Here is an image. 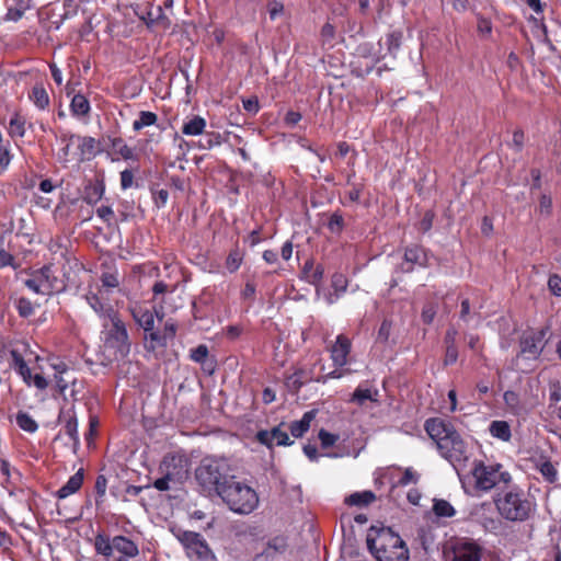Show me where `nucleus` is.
Here are the masks:
<instances>
[{
  "mask_svg": "<svg viewBox=\"0 0 561 561\" xmlns=\"http://www.w3.org/2000/svg\"><path fill=\"white\" fill-rule=\"evenodd\" d=\"M424 430L435 443L438 454L454 467L465 465L469 457V446L455 425L443 417H430Z\"/></svg>",
  "mask_w": 561,
  "mask_h": 561,
  "instance_id": "nucleus-1",
  "label": "nucleus"
},
{
  "mask_svg": "<svg viewBox=\"0 0 561 561\" xmlns=\"http://www.w3.org/2000/svg\"><path fill=\"white\" fill-rule=\"evenodd\" d=\"M465 493L471 496H481L493 489L501 491L513 482L512 474L500 462L486 463L474 460L470 474L461 480Z\"/></svg>",
  "mask_w": 561,
  "mask_h": 561,
  "instance_id": "nucleus-2",
  "label": "nucleus"
},
{
  "mask_svg": "<svg viewBox=\"0 0 561 561\" xmlns=\"http://www.w3.org/2000/svg\"><path fill=\"white\" fill-rule=\"evenodd\" d=\"M499 515L512 523L527 522L536 511V502L522 486L513 482L493 496Z\"/></svg>",
  "mask_w": 561,
  "mask_h": 561,
  "instance_id": "nucleus-3",
  "label": "nucleus"
},
{
  "mask_svg": "<svg viewBox=\"0 0 561 561\" xmlns=\"http://www.w3.org/2000/svg\"><path fill=\"white\" fill-rule=\"evenodd\" d=\"M367 548L378 561H408L409 550L403 539L389 527H370Z\"/></svg>",
  "mask_w": 561,
  "mask_h": 561,
  "instance_id": "nucleus-4",
  "label": "nucleus"
},
{
  "mask_svg": "<svg viewBox=\"0 0 561 561\" xmlns=\"http://www.w3.org/2000/svg\"><path fill=\"white\" fill-rule=\"evenodd\" d=\"M232 476L230 465L225 458L206 457L195 469V479L202 491L208 495H218Z\"/></svg>",
  "mask_w": 561,
  "mask_h": 561,
  "instance_id": "nucleus-5",
  "label": "nucleus"
},
{
  "mask_svg": "<svg viewBox=\"0 0 561 561\" xmlns=\"http://www.w3.org/2000/svg\"><path fill=\"white\" fill-rule=\"evenodd\" d=\"M218 496L232 512L238 514H250L259 505V496L255 490L237 480L234 476L231 477L225 488H221Z\"/></svg>",
  "mask_w": 561,
  "mask_h": 561,
  "instance_id": "nucleus-6",
  "label": "nucleus"
},
{
  "mask_svg": "<svg viewBox=\"0 0 561 561\" xmlns=\"http://www.w3.org/2000/svg\"><path fill=\"white\" fill-rule=\"evenodd\" d=\"M24 285L31 291L43 296L60 294L67 288L64 276L59 274L58 270L51 263L32 271L24 280Z\"/></svg>",
  "mask_w": 561,
  "mask_h": 561,
  "instance_id": "nucleus-7",
  "label": "nucleus"
},
{
  "mask_svg": "<svg viewBox=\"0 0 561 561\" xmlns=\"http://www.w3.org/2000/svg\"><path fill=\"white\" fill-rule=\"evenodd\" d=\"M93 547L96 554L110 559L113 557L114 551L119 553V557L115 561H129L139 554L138 545L130 538L116 535L110 538L108 535L101 531L94 536Z\"/></svg>",
  "mask_w": 561,
  "mask_h": 561,
  "instance_id": "nucleus-8",
  "label": "nucleus"
},
{
  "mask_svg": "<svg viewBox=\"0 0 561 561\" xmlns=\"http://www.w3.org/2000/svg\"><path fill=\"white\" fill-rule=\"evenodd\" d=\"M28 348V344L21 342L11 345L9 350L10 354V367L22 378L25 385L28 387L34 386L38 390H45L48 387L46 378L39 374L32 375L31 368L28 367L24 354Z\"/></svg>",
  "mask_w": 561,
  "mask_h": 561,
  "instance_id": "nucleus-9",
  "label": "nucleus"
},
{
  "mask_svg": "<svg viewBox=\"0 0 561 561\" xmlns=\"http://www.w3.org/2000/svg\"><path fill=\"white\" fill-rule=\"evenodd\" d=\"M548 331V327L525 330L519 336L518 356H522L525 359L537 360L547 345L546 335Z\"/></svg>",
  "mask_w": 561,
  "mask_h": 561,
  "instance_id": "nucleus-10",
  "label": "nucleus"
},
{
  "mask_svg": "<svg viewBox=\"0 0 561 561\" xmlns=\"http://www.w3.org/2000/svg\"><path fill=\"white\" fill-rule=\"evenodd\" d=\"M110 321L112 323V328L108 330L105 346L113 350L115 358H123L127 356L130 351L126 325L118 314L110 319Z\"/></svg>",
  "mask_w": 561,
  "mask_h": 561,
  "instance_id": "nucleus-11",
  "label": "nucleus"
},
{
  "mask_svg": "<svg viewBox=\"0 0 561 561\" xmlns=\"http://www.w3.org/2000/svg\"><path fill=\"white\" fill-rule=\"evenodd\" d=\"M178 539L184 547L186 556L192 561H208L214 558L208 543L199 533L190 530L181 531L178 535Z\"/></svg>",
  "mask_w": 561,
  "mask_h": 561,
  "instance_id": "nucleus-12",
  "label": "nucleus"
},
{
  "mask_svg": "<svg viewBox=\"0 0 561 561\" xmlns=\"http://www.w3.org/2000/svg\"><path fill=\"white\" fill-rule=\"evenodd\" d=\"M188 468V458L179 453L167 454L159 465L160 473L173 480L174 484H181L187 479Z\"/></svg>",
  "mask_w": 561,
  "mask_h": 561,
  "instance_id": "nucleus-13",
  "label": "nucleus"
},
{
  "mask_svg": "<svg viewBox=\"0 0 561 561\" xmlns=\"http://www.w3.org/2000/svg\"><path fill=\"white\" fill-rule=\"evenodd\" d=\"M319 365L320 370L325 369L324 363L321 357H318L312 367H298L293 374L285 377V386L291 393H298L299 390L309 382H316L317 376L314 367Z\"/></svg>",
  "mask_w": 561,
  "mask_h": 561,
  "instance_id": "nucleus-14",
  "label": "nucleus"
},
{
  "mask_svg": "<svg viewBox=\"0 0 561 561\" xmlns=\"http://www.w3.org/2000/svg\"><path fill=\"white\" fill-rule=\"evenodd\" d=\"M85 300L100 318L110 320L118 314L108 302L104 290L99 286H96V290H93L92 286L89 287L85 294Z\"/></svg>",
  "mask_w": 561,
  "mask_h": 561,
  "instance_id": "nucleus-15",
  "label": "nucleus"
},
{
  "mask_svg": "<svg viewBox=\"0 0 561 561\" xmlns=\"http://www.w3.org/2000/svg\"><path fill=\"white\" fill-rule=\"evenodd\" d=\"M481 546L471 539H458L453 546V561H481Z\"/></svg>",
  "mask_w": 561,
  "mask_h": 561,
  "instance_id": "nucleus-16",
  "label": "nucleus"
},
{
  "mask_svg": "<svg viewBox=\"0 0 561 561\" xmlns=\"http://www.w3.org/2000/svg\"><path fill=\"white\" fill-rule=\"evenodd\" d=\"M352 351V342L344 334H339L334 344L330 347V357L335 367H345L348 364V356Z\"/></svg>",
  "mask_w": 561,
  "mask_h": 561,
  "instance_id": "nucleus-17",
  "label": "nucleus"
},
{
  "mask_svg": "<svg viewBox=\"0 0 561 561\" xmlns=\"http://www.w3.org/2000/svg\"><path fill=\"white\" fill-rule=\"evenodd\" d=\"M130 313L135 322L144 329L145 332L153 329L154 327V317H158L159 320H162V317H159L157 312L142 306L140 304H133L129 306Z\"/></svg>",
  "mask_w": 561,
  "mask_h": 561,
  "instance_id": "nucleus-18",
  "label": "nucleus"
},
{
  "mask_svg": "<svg viewBox=\"0 0 561 561\" xmlns=\"http://www.w3.org/2000/svg\"><path fill=\"white\" fill-rule=\"evenodd\" d=\"M78 141V149L80 151V160H90L95 157L98 152V141L91 136H78L75 134L62 135L61 140Z\"/></svg>",
  "mask_w": 561,
  "mask_h": 561,
  "instance_id": "nucleus-19",
  "label": "nucleus"
},
{
  "mask_svg": "<svg viewBox=\"0 0 561 561\" xmlns=\"http://www.w3.org/2000/svg\"><path fill=\"white\" fill-rule=\"evenodd\" d=\"M256 438L261 444L270 448L274 443L277 446H289L293 444L287 432L283 431L280 425L273 427L271 431H259Z\"/></svg>",
  "mask_w": 561,
  "mask_h": 561,
  "instance_id": "nucleus-20",
  "label": "nucleus"
},
{
  "mask_svg": "<svg viewBox=\"0 0 561 561\" xmlns=\"http://www.w3.org/2000/svg\"><path fill=\"white\" fill-rule=\"evenodd\" d=\"M404 261L409 264L407 267L402 265L401 270L404 273H411L414 270V264L424 267L427 265V254L423 247L411 245L404 250Z\"/></svg>",
  "mask_w": 561,
  "mask_h": 561,
  "instance_id": "nucleus-21",
  "label": "nucleus"
},
{
  "mask_svg": "<svg viewBox=\"0 0 561 561\" xmlns=\"http://www.w3.org/2000/svg\"><path fill=\"white\" fill-rule=\"evenodd\" d=\"M558 463L551 461L546 455H539L534 459V467L540 472L545 482L553 484L558 481Z\"/></svg>",
  "mask_w": 561,
  "mask_h": 561,
  "instance_id": "nucleus-22",
  "label": "nucleus"
},
{
  "mask_svg": "<svg viewBox=\"0 0 561 561\" xmlns=\"http://www.w3.org/2000/svg\"><path fill=\"white\" fill-rule=\"evenodd\" d=\"M84 480V470L80 468L75 474H72L68 481L56 492L58 499H66L77 493Z\"/></svg>",
  "mask_w": 561,
  "mask_h": 561,
  "instance_id": "nucleus-23",
  "label": "nucleus"
},
{
  "mask_svg": "<svg viewBox=\"0 0 561 561\" xmlns=\"http://www.w3.org/2000/svg\"><path fill=\"white\" fill-rule=\"evenodd\" d=\"M190 358L202 365L203 370L207 371L209 375L214 373L215 369V360L209 359V351L207 345L199 344L197 347L192 348L190 351Z\"/></svg>",
  "mask_w": 561,
  "mask_h": 561,
  "instance_id": "nucleus-24",
  "label": "nucleus"
},
{
  "mask_svg": "<svg viewBox=\"0 0 561 561\" xmlns=\"http://www.w3.org/2000/svg\"><path fill=\"white\" fill-rule=\"evenodd\" d=\"M105 193V183L103 180H96L94 183L90 182L84 186L83 190V201L90 205H96Z\"/></svg>",
  "mask_w": 561,
  "mask_h": 561,
  "instance_id": "nucleus-25",
  "label": "nucleus"
},
{
  "mask_svg": "<svg viewBox=\"0 0 561 561\" xmlns=\"http://www.w3.org/2000/svg\"><path fill=\"white\" fill-rule=\"evenodd\" d=\"M66 415L68 417L64 425V432L70 438L73 447L76 448L80 444V438H79V433H78V420H77L73 408L67 412L61 411L59 414V420H61V417H64Z\"/></svg>",
  "mask_w": 561,
  "mask_h": 561,
  "instance_id": "nucleus-26",
  "label": "nucleus"
},
{
  "mask_svg": "<svg viewBox=\"0 0 561 561\" xmlns=\"http://www.w3.org/2000/svg\"><path fill=\"white\" fill-rule=\"evenodd\" d=\"M316 414V410H310L305 412L300 420L291 422L289 425L290 434L295 438L302 437L309 431L311 422L314 420Z\"/></svg>",
  "mask_w": 561,
  "mask_h": 561,
  "instance_id": "nucleus-27",
  "label": "nucleus"
},
{
  "mask_svg": "<svg viewBox=\"0 0 561 561\" xmlns=\"http://www.w3.org/2000/svg\"><path fill=\"white\" fill-rule=\"evenodd\" d=\"M69 107L71 115L78 118L88 117L91 112L90 101L82 93L73 94Z\"/></svg>",
  "mask_w": 561,
  "mask_h": 561,
  "instance_id": "nucleus-28",
  "label": "nucleus"
},
{
  "mask_svg": "<svg viewBox=\"0 0 561 561\" xmlns=\"http://www.w3.org/2000/svg\"><path fill=\"white\" fill-rule=\"evenodd\" d=\"M490 435L502 442H510L512 438V430L506 421H492L489 425Z\"/></svg>",
  "mask_w": 561,
  "mask_h": 561,
  "instance_id": "nucleus-29",
  "label": "nucleus"
},
{
  "mask_svg": "<svg viewBox=\"0 0 561 561\" xmlns=\"http://www.w3.org/2000/svg\"><path fill=\"white\" fill-rule=\"evenodd\" d=\"M206 125V119L204 117L194 115L183 124L181 130L185 136H198L205 131Z\"/></svg>",
  "mask_w": 561,
  "mask_h": 561,
  "instance_id": "nucleus-30",
  "label": "nucleus"
},
{
  "mask_svg": "<svg viewBox=\"0 0 561 561\" xmlns=\"http://www.w3.org/2000/svg\"><path fill=\"white\" fill-rule=\"evenodd\" d=\"M31 7L32 0H9L7 19L18 21Z\"/></svg>",
  "mask_w": 561,
  "mask_h": 561,
  "instance_id": "nucleus-31",
  "label": "nucleus"
},
{
  "mask_svg": "<svg viewBox=\"0 0 561 561\" xmlns=\"http://www.w3.org/2000/svg\"><path fill=\"white\" fill-rule=\"evenodd\" d=\"M243 260L244 252L236 243L226 257L225 266L229 273H236L241 267Z\"/></svg>",
  "mask_w": 561,
  "mask_h": 561,
  "instance_id": "nucleus-32",
  "label": "nucleus"
},
{
  "mask_svg": "<svg viewBox=\"0 0 561 561\" xmlns=\"http://www.w3.org/2000/svg\"><path fill=\"white\" fill-rule=\"evenodd\" d=\"M30 99L39 110H45L49 105V95L42 84H35L32 88L30 92Z\"/></svg>",
  "mask_w": 561,
  "mask_h": 561,
  "instance_id": "nucleus-33",
  "label": "nucleus"
},
{
  "mask_svg": "<svg viewBox=\"0 0 561 561\" xmlns=\"http://www.w3.org/2000/svg\"><path fill=\"white\" fill-rule=\"evenodd\" d=\"M376 500V495L371 491L355 492L345 499V504L350 506H366Z\"/></svg>",
  "mask_w": 561,
  "mask_h": 561,
  "instance_id": "nucleus-34",
  "label": "nucleus"
},
{
  "mask_svg": "<svg viewBox=\"0 0 561 561\" xmlns=\"http://www.w3.org/2000/svg\"><path fill=\"white\" fill-rule=\"evenodd\" d=\"M111 148L124 160H136L134 150L126 145L122 137L110 138Z\"/></svg>",
  "mask_w": 561,
  "mask_h": 561,
  "instance_id": "nucleus-35",
  "label": "nucleus"
},
{
  "mask_svg": "<svg viewBox=\"0 0 561 561\" xmlns=\"http://www.w3.org/2000/svg\"><path fill=\"white\" fill-rule=\"evenodd\" d=\"M25 118L15 113L9 122L8 133L12 138H22L25 135Z\"/></svg>",
  "mask_w": 561,
  "mask_h": 561,
  "instance_id": "nucleus-36",
  "label": "nucleus"
},
{
  "mask_svg": "<svg viewBox=\"0 0 561 561\" xmlns=\"http://www.w3.org/2000/svg\"><path fill=\"white\" fill-rule=\"evenodd\" d=\"M432 510L439 518H450L456 515L454 506L444 499H435Z\"/></svg>",
  "mask_w": 561,
  "mask_h": 561,
  "instance_id": "nucleus-37",
  "label": "nucleus"
},
{
  "mask_svg": "<svg viewBox=\"0 0 561 561\" xmlns=\"http://www.w3.org/2000/svg\"><path fill=\"white\" fill-rule=\"evenodd\" d=\"M102 290L110 293L112 289L117 288L121 284L117 271L103 272L100 277Z\"/></svg>",
  "mask_w": 561,
  "mask_h": 561,
  "instance_id": "nucleus-38",
  "label": "nucleus"
},
{
  "mask_svg": "<svg viewBox=\"0 0 561 561\" xmlns=\"http://www.w3.org/2000/svg\"><path fill=\"white\" fill-rule=\"evenodd\" d=\"M145 339L148 343V348L151 351H156L157 348H163L167 347L168 343L165 342L161 330H148V332H145Z\"/></svg>",
  "mask_w": 561,
  "mask_h": 561,
  "instance_id": "nucleus-39",
  "label": "nucleus"
},
{
  "mask_svg": "<svg viewBox=\"0 0 561 561\" xmlns=\"http://www.w3.org/2000/svg\"><path fill=\"white\" fill-rule=\"evenodd\" d=\"M158 115L150 111H141L139 113L138 119L134 121L133 123V129L135 131H139L145 127L152 126L157 123Z\"/></svg>",
  "mask_w": 561,
  "mask_h": 561,
  "instance_id": "nucleus-40",
  "label": "nucleus"
},
{
  "mask_svg": "<svg viewBox=\"0 0 561 561\" xmlns=\"http://www.w3.org/2000/svg\"><path fill=\"white\" fill-rule=\"evenodd\" d=\"M15 420L18 426L27 433H35L38 430L36 421L26 412H18Z\"/></svg>",
  "mask_w": 561,
  "mask_h": 561,
  "instance_id": "nucleus-41",
  "label": "nucleus"
},
{
  "mask_svg": "<svg viewBox=\"0 0 561 561\" xmlns=\"http://www.w3.org/2000/svg\"><path fill=\"white\" fill-rule=\"evenodd\" d=\"M14 307L21 318H30L34 314L35 308L26 297H20L14 301Z\"/></svg>",
  "mask_w": 561,
  "mask_h": 561,
  "instance_id": "nucleus-42",
  "label": "nucleus"
},
{
  "mask_svg": "<svg viewBox=\"0 0 561 561\" xmlns=\"http://www.w3.org/2000/svg\"><path fill=\"white\" fill-rule=\"evenodd\" d=\"M322 374L317 376L316 382L318 383H327L331 379H340L344 377L345 375L351 373V369L344 368V367H335L332 371H329L324 374V370L321 371Z\"/></svg>",
  "mask_w": 561,
  "mask_h": 561,
  "instance_id": "nucleus-43",
  "label": "nucleus"
},
{
  "mask_svg": "<svg viewBox=\"0 0 561 561\" xmlns=\"http://www.w3.org/2000/svg\"><path fill=\"white\" fill-rule=\"evenodd\" d=\"M367 400L377 401L369 388H363V386L359 385L353 392L351 401L358 405H363Z\"/></svg>",
  "mask_w": 561,
  "mask_h": 561,
  "instance_id": "nucleus-44",
  "label": "nucleus"
},
{
  "mask_svg": "<svg viewBox=\"0 0 561 561\" xmlns=\"http://www.w3.org/2000/svg\"><path fill=\"white\" fill-rule=\"evenodd\" d=\"M328 229L335 234H341L345 227V221L341 213H333L328 221Z\"/></svg>",
  "mask_w": 561,
  "mask_h": 561,
  "instance_id": "nucleus-45",
  "label": "nucleus"
},
{
  "mask_svg": "<svg viewBox=\"0 0 561 561\" xmlns=\"http://www.w3.org/2000/svg\"><path fill=\"white\" fill-rule=\"evenodd\" d=\"M503 400L506 404V407L510 409L513 413H518L520 410V400L517 392L513 390H507L503 394Z\"/></svg>",
  "mask_w": 561,
  "mask_h": 561,
  "instance_id": "nucleus-46",
  "label": "nucleus"
},
{
  "mask_svg": "<svg viewBox=\"0 0 561 561\" xmlns=\"http://www.w3.org/2000/svg\"><path fill=\"white\" fill-rule=\"evenodd\" d=\"M402 33L393 31L386 36V45L390 55H394L401 46Z\"/></svg>",
  "mask_w": 561,
  "mask_h": 561,
  "instance_id": "nucleus-47",
  "label": "nucleus"
},
{
  "mask_svg": "<svg viewBox=\"0 0 561 561\" xmlns=\"http://www.w3.org/2000/svg\"><path fill=\"white\" fill-rule=\"evenodd\" d=\"M153 204L157 208H163L169 199V191L167 188L151 187Z\"/></svg>",
  "mask_w": 561,
  "mask_h": 561,
  "instance_id": "nucleus-48",
  "label": "nucleus"
},
{
  "mask_svg": "<svg viewBox=\"0 0 561 561\" xmlns=\"http://www.w3.org/2000/svg\"><path fill=\"white\" fill-rule=\"evenodd\" d=\"M391 329L392 322L388 319H383L377 333V340L381 343H387L390 337Z\"/></svg>",
  "mask_w": 561,
  "mask_h": 561,
  "instance_id": "nucleus-49",
  "label": "nucleus"
},
{
  "mask_svg": "<svg viewBox=\"0 0 561 561\" xmlns=\"http://www.w3.org/2000/svg\"><path fill=\"white\" fill-rule=\"evenodd\" d=\"M96 215L99 218H101L107 225H111L115 218L114 210L108 205H102V206L98 207Z\"/></svg>",
  "mask_w": 561,
  "mask_h": 561,
  "instance_id": "nucleus-50",
  "label": "nucleus"
},
{
  "mask_svg": "<svg viewBox=\"0 0 561 561\" xmlns=\"http://www.w3.org/2000/svg\"><path fill=\"white\" fill-rule=\"evenodd\" d=\"M287 542L285 537L276 536L267 542V552L274 550L275 552H283L286 550Z\"/></svg>",
  "mask_w": 561,
  "mask_h": 561,
  "instance_id": "nucleus-51",
  "label": "nucleus"
},
{
  "mask_svg": "<svg viewBox=\"0 0 561 561\" xmlns=\"http://www.w3.org/2000/svg\"><path fill=\"white\" fill-rule=\"evenodd\" d=\"M8 266L15 267V259L4 249L3 244L0 243V270Z\"/></svg>",
  "mask_w": 561,
  "mask_h": 561,
  "instance_id": "nucleus-52",
  "label": "nucleus"
},
{
  "mask_svg": "<svg viewBox=\"0 0 561 561\" xmlns=\"http://www.w3.org/2000/svg\"><path fill=\"white\" fill-rule=\"evenodd\" d=\"M434 218L435 214L433 210L425 211L422 219L420 220L419 229L424 233L428 232L433 227Z\"/></svg>",
  "mask_w": 561,
  "mask_h": 561,
  "instance_id": "nucleus-53",
  "label": "nucleus"
},
{
  "mask_svg": "<svg viewBox=\"0 0 561 561\" xmlns=\"http://www.w3.org/2000/svg\"><path fill=\"white\" fill-rule=\"evenodd\" d=\"M318 436H319V439H320L323 448H329V447L333 446L335 444V442L337 440L336 435L331 434L323 428L319 431Z\"/></svg>",
  "mask_w": 561,
  "mask_h": 561,
  "instance_id": "nucleus-54",
  "label": "nucleus"
},
{
  "mask_svg": "<svg viewBox=\"0 0 561 561\" xmlns=\"http://www.w3.org/2000/svg\"><path fill=\"white\" fill-rule=\"evenodd\" d=\"M54 379L56 382V388L59 394L65 396L66 390L69 388V385H75V379L70 380L65 377V375H54Z\"/></svg>",
  "mask_w": 561,
  "mask_h": 561,
  "instance_id": "nucleus-55",
  "label": "nucleus"
},
{
  "mask_svg": "<svg viewBox=\"0 0 561 561\" xmlns=\"http://www.w3.org/2000/svg\"><path fill=\"white\" fill-rule=\"evenodd\" d=\"M262 229V226H259L256 229L252 230L244 239V242H248L251 248L260 244L263 241Z\"/></svg>",
  "mask_w": 561,
  "mask_h": 561,
  "instance_id": "nucleus-56",
  "label": "nucleus"
},
{
  "mask_svg": "<svg viewBox=\"0 0 561 561\" xmlns=\"http://www.w3.org/2000/svg\"><path fill=\"white\" fill-rule=\"evenodd\" d=\"M548 287L552 295L561 297V277L558 274L549 276Z\"/></svg>",
  "mask_w": 561,
  "mask_h": 561,
  "instance_id": "nucleus-57",
  "label": "nucleus"
},
{
  "mask_svg": "<svg viewBox=\"0 0 561 561\" xmlns=\"http://www.w3.org/2000/svg\"><path fill=\"white\" fill-rule=\"evenodd\" d=\"M458 359V348L457 345H449L446 346L445 357H444V365L449 366L454 365Z\"/></svg>",
  "mask_w": 561,
  "mask_h": 561,
  "instance_id": "nucleus-58",
  "label": "nucleus"
},
{
  "mask_svg": "<svg viewBox=\"0 0 561 561\" xmlns=\"http://www.w3.org/2000/svg\"><path fill=\"white\" fill-rule=\"evenodd\" d=\"M49 366L54 369V375H68L70 371L68 364L58 358L50 360Z\"/></svg>",
  "mask_w": 561,
  "mask_h": 561,
  "instance_id": "nucleus-59",
  "label": "nucleus"
},
{
  "mask_svg": "<svg viewBox=\"0 0 561 561\" xmlns=\"http://www.w3.org/2000/svg\"><path fill=\"white\" fill-rule=\"evenodd\" d=\"M176 330H178V327L174 322L167 321L164 323V327L161 330V332H162V335L167 343H169L170 341H172L175 337Z\"/></svg>",
  "mask_w": 561,
  "mask_h": 561,
  "instance_id": "nucleus-60",
  "label": "nucleus"
},
{
  "mask_svg": "<svg viewBox=\"0 0 561 561\" xmlns=\"http://www.w3.org/2000/svg\"><path fill=\"white\" fill-rule=\"evenodd\" d=\"M539 209L541 214L550 215L552 211V198L548 194H541L539 197Z\"/></svg>",
  "mask_w": 561,
  "mask_h": 561,
  "instance_id": "nucleus-61",
  "label": "nucleus"
},
{
  "mask_svg": "<svg viewBox=\"0 0 561 561\" xmlns=\"http://www.w3.org/2000/svg\"><path fill=\"white\" fill-rule=\"evenodd\" d=\"M335 36V27L331 23H325L321 28L323 44H331Z\"/></svg>",
  "mask_w": 561,
  "mask_h": 561,
  "instance_id": "nucleus-62",
  "label": "nucleus"
},
{
  "mask_svg": "<svg viewBox=\"0 0 561 561\" xmlns=\"http://www.w3.org/2000/svg\"><path fill=\"white\" fill-rule=\"evenodd\" d=\"M94 489L98 497L102 499L105 495L107 489V479L105 476L99 474L96 477Z\"/></svg>",
  "mask_w": 561,
  "mask_h": 561,
  "instance_id": "nucleus-63",
  "label": "nucleus"
},
{
  "mask_svg": "<svg viewBox=\"0 0 561 561\" xmlns=\"http://www.w3.org/2000/svg\"><path fill=\"white\" fill-rule=\"evenodd\" d=\"M417 534L423 548L425 550H428L431 548V545L433 543V535L431 529H425L424 527H422L419 529Z\"/></svg>",
  "mask_w": 561,
  "mask_h": 561,
  "instance_id": "nucleus-64",
  "label": "nucleus"
}]
</instances>
